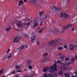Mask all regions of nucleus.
<instances>
[{"instance_id": "20e7f679", "label": "nucleus", "mask_w": 77, "mask_h": 77, "mask_svg": "<svg viewBox=\"0 0 77 77\" xmlns=\"http://www.w3.org/2000/svg\"><path fill=\"white\" fill-rule=\"evenodd\" d=\"M43 75L45 77H56L57 76V75H54L53 76V75H51V74H48V76L47 74L46 73H45Z\"/></svg>"}, {"instance_id": "4468645a", "label": "nucleus", "mask_w": 77, "mask_h": 77, "mask_svg": "<svg viewBox=\"0 0 77 77\" xmlns=\"http://www.w3.org/2000/svg\"><path fill=\"white\" fill-rule=\"evenodd\" d=\"M33 24V27H35L38 26L39 23H38V22H34Z\"/></svg>"}, {"instance_id": "69168bd1", "label": "nucleus", "mask_w": 77, "mask_h": 77, "mask_svg": "<svg viewBox=\"0 0 77 77\" xmlns=\"http://www.w3.org/2000/svg\"><path fill=\"white\" fill-rule=\"evenodd\" d=\"M24 2H26V0H24Z\"/></svg>"}, {"instance_id": "37998d69", "label": "nucleus", "mask_w": 77, "mask_h": 77, "mask_svg": "<svg viewBox=\"0 0 77 77\" xmlns=\"http://www.w3.org/2000/svg\"><path fill=\"white\" fill-rule=\"evenodd\" d=\"M17 51H20L21 50V48H17Z\"/></svg>"}, {"instance_id": "a18cd8bd", "label": "nucleus", "mask_w": 77, "mask_h": 77, "mask_svg": "<svg viewBox=\"0 0 77 77\" xmlns=\"http://www.w3.org/2000/svg\"><path fill=\"white\" fill-rule=\"evenodd\" d=\"M64 48H67V45H64Z\"/></svg>"}, {"instance_id": "bf43d9fd", "label": "nucleus", "mask_w": 77, "mask_h": 77, "mask_svg": "<svg viewBox=\"0 0 77 77\" xmlns=\"http://www.w3.org/2000/svg\"><path fill=\"white\" fill-rule=\"evenodd\" d=\"M40 28L39 27H38V28H37V30H39V29H40Z\"/></svg>"}, {"instance_id": "473e14b6", "label": "nucleus", "mask_w": 77, "mask_h": 77, "mask_svg": "<svg viewBox=\"0 0 77 77\" xmlns=\"http://www.w3.org/2000/svg\"><path fill=\"white\" fill-rule=\"evenodd\" d=\"M73 18H75V19L73 20V21H74L75 20H76L77 19V14H76L75 15L74 17H73Z\"/></svg>"}, {"instance_id": "79ce46f5", "label": "nucleus", "mask_w": 77, "mask_h": 77, "mask_svg": "<svg viewBox=\"0 0 77 77\" xmlns=\"http://www.w3.org/2000/svg\"><path fill=\"white\" fill-rule=\"evenodd\" d=\"M59 74H61L62 75V74H63V72H62V71H60L59 72Z\"/></svg>"}, {"instance_id": "9b49d317", "label": "nucleus", "mask_w": 77, "mask_h": 77, "mask_svg": "<svg viewBox=\"0 0 77 77\" xmlns=\"http://www.w3.org/2000/svg\"><path fill=\"white\" fill-rule=\"evenodd\" d=\"M35 38H36V36H35V35H33L31 37V42H34V40L35 39Z\"/></svg>"}, {"instance_id": "e2e57ef3", "label": "nucleus", "mask_w": 77, "mask_h": 77, "mask_svg": "<svg viewBox=\"0 0 77 77\" xmlns=\"http://www.w3.org/2000/svg\"><path fill=\"white\" fill-rule=\"evenodd\" d=\"M24 34H23V35H23V36H25L24 35Z\"/></svg>"}, {"instance_id": "5701e85b", "label": "nucleus", "mask_w": 77, "mask_h": 77, "mask_svg": "<svg viewBox=\"0 0 77 77\" xmlns=\"http://www.w3.org/2000/svg\"><path fill=\"white\" fill-rule=\"evenodd\" d=\"M48 55V53L47 52H45L43 54L42 56L43 57H46Z\"/></svg>"}, {"instance_id": "412c9836", "label": "nucleus", "mask_w": 77, "mask_h": 77, "mask_svg": "<svg viewBox=\"0 0 77 77\" xmlns=\"http://www.w3.org/2000/svg\"><path fill=\"white\" fill-rule=\"evenodd\" d=\"M8 59H9L6 56H5V58H4L3 60H4V62H8Z\"/></svg>"}, {"instance_id": "6e6d98bb", "label": "nucleus", "mask_w": 77, "mask_h": 77, "mask_svg": "<svg viewBox=\"0 0 77 77\" xmlns=\"http://www.w3.org/2000/svg\"><path fill=\"white\" fill-rule=\"evenodd\" d=\"M75 29L74 28H73L72 29V31H74Z\"/></svg>"}, {"instance_id": "dca6fc26", "label": "nucleus", "mask_w": 77, "mask_h": 77, "mask_svg": "<svg viewBox=\"0 0 77 77\" xmlns=\"http://www.w3.org/2000/svg\"><path fill=\"white\" fill-rule=\"evenodd\" d=\"M56 40H52L50 42H48V43L49 44V45H50V44H53L54 43H56Z\"/></svg>"}, {"instance_id": "f8f14e48", "label": "nucleus", "mask_w": 77, "mask_h": 77, "mask_svg": "<svg viewBox=\"0 0 77 77\" xmlns=\"http://www.w3.org/2000/svg\"><path fill=\"white\" fill-rule=\"evenodd\" d=\"M72 26V25L71 24L69 23L68 25H67V26H65L66 29H69L70 27H71Z\"/></svg>"}, {"instance_id": "680f3d73", "label": "nucleus", "mask_w": 77, "mask_h": 77, "mask_svg": "<svg viewBox=\"0 0 77 77\" xmlns=\"http://www.w3.org/2000/svg\"><path fill=\"white\" fill-rule=\"evenodd\" d=\"M14 29H16V30H17V31H20V30L17 29L16 28H14Z\"/></svg>"}, {"instance_id": "423d86ee", "label": "nucleus", "mask_w": 77, "mask_h": 77, "mask_svg": "<svg viewBox=\"0 0 77 77\" xmlns=\"http://www.w3.org/2000/svg\"><path fill=\"white\" fill-rule=\"evenodd\" d=\"M19 41H20V38L19 37H17L14 39L13 42L14 43H17L19 42Z\"/></svg>"}, {"instance_id": "a211bd4d", "label": "nucleus", "mask_w": 77, "mask_h": 77, "mask_svg": "<svg viewBox=\"0 0 77 77\" xmlns=\"http://www.w3.org/2000/svg\"><path fill=\"white\" fill-rule=\"evenodd\" d=\"M42 21H43V19H42V18H40L39 19V22H41V23H40V26L42 25Z\"/></svg>"}, {"instance_id": "8fccbe9b", "label": "nucleus", "mask_w": 77, "mask_h": 77, "mask_svg": "<svg viewBox=\"0 0 77 77\" xmlns=\"http://www.w3.org/2000/svg\"><path fill=\"white\" fill-rule=\"evenodd\" d=\"M70 65V63L69 62L66 63V64H65V65Z\"/></svg>"}, {"instance_id": "0e129e2a", "label": "nucleus", "mask_w": 77, "mask_h": 77, "mask_svg": "<svg viewBox=\"0 0 77 77\" xmlns=\"http://www.w3.org/2000/svg\"><path fill=\"white\" fill-rule=\"evenodd\" d=\"M75 75H77V72H76L75 73Z\"/></svg>"}, {"instance_id": "c03bdc74", "label": "nucleus", "mask_w": 77, "mask_h": 77, "mask_svg": "<svg viewBox=\"0 0 77 77\" xmlns=\"http://www.w3.org/2000/svg\"><path fill=\"white\" fill-rule=\"evenodd\" d=\"M27 67H28L29 68V69H32V67L31 66H29Z\"/></svg>"}, {"instance_id": "aec40b11", "label": "nucleus", "mask_w": 77, "mask_h": 77, "mask_svg": "<svg viewBox=\"0 0 77 77\" xmlns=\"http://www.w3.org/2000/svg\"><path fill=\"white\" fill-rule=\"evenodd\" d=\"M18 28H21V24L19 23L16 24Z\"/></svg>"}, {"instance_id": "9d476101", "label": "nucleus", "mask_w": 77, "mask_h": 77, "mask_svg": "<svg viewBox=\"0 0 77 77\" xmlns=\"http://www.w3.org/2000/svg\"><path fill=\"white\" fill-rule=\"evenodd\" d=\"M69 47H70V50H74V45L73 44H71L69 45Z\"/></svg>"}, {"instance_id": "58836bf2", "label": "nucleus", "mask_w": 77, "mask_h": 77, "mask_svg": "<svg viewBox=\"0 0 77 77\" xmlns=\"http://www.w3.org/2000/svg\"><path fill=\"white\" fill-rule=\"evenodd\" d=\"M17 72H23V71L21 70H18L17 71Z\"/></svg>"}, {"instance_id": "f03ea898", "label": "nucleus", "mask_w": 77, "mask_h": 77, "mask_svg": "<svg viewBox=\"0 0 77 77\" xmlns=\"http://www.w3.org/2000/svg\"><path fill=\"white\" fill-rule=\"evenodd\" d=\"M69 16H70V15L63 12L61 13V18L63 17L64 18H69Z\"/></svg>"}, {"instance_id": "864d4df0", "label": "nucleus", "mask_w": 77, "mask_h": 77, "mask_svg": "<svg viewBox=\"0 0 77 77\" xmlns=\"http://www.w3.org/2000/svg\"><path fill=\"white\" fill-rule=\"evenodd\" d=\"M66 60H69V58H66Z\"/></svg>"}, {"instance_id": "a19ab883", "label": "nucleus", "mask_w": 77, "mask_h": 77, "mask_svg": "<svg viewBox=\"0 0 77 77\" xmlns=\"http://www.w3.org/2000/svg\"><path fill=\"white\" fill-rule=\"evenodd\" d=\"M37 45H38V46H39V45H40L39 44V41H38L37 42Z\"/></svg>"}, {"instance_id": "1a4fd4ad", "label": "nucleus", "mask_w": 77, "mask_h": 77, "mask_svg": "<svg viewBox=\"0 0 77 77\" xmlns=\"http://www.w3.org/2000/svg\"><path fill=\"white\" fill-rule=\"evenodd\" d=\"M30 3L31 5H35L36 3V0H30Z\"/></svg>"}, {"instance_id": "c756f323", "label": "nucleus", "mask_w": 77, "mask_h": 77, "mask_svg": "<svg viewBox=\"0 0 77 77\" xmlns=\"http://www.w3.org/2000/svg\"><path fill=\"white\" fill-rule=\"evenodd\" d=\"M15 73H16V72H15V71H13L12 72H11L10 75H12V74H15Z\"/></svg>"}, {"instance_id": "49530a36", "label": "nucleus", "mask_w": 77, "mask_h": 77, "mask_svg": "<svg viewBox=\"0 0 77 77\" xmlns=\"http://www.w3.org/2000/svg\"><path fill=\"white\" fill-rule=\"evenodd\" d=\"M2 70H0V74H2V73L3 72Z\"/></svg>"}, {"instance_id": "de8ad7c7", "label": "nucleus", "mask_w": 77, "mask_h": 77, "mask_svg": "<svg viewBox=\"0 0 77 77\" xmlns=\"http://www.w3.org/2000/svg\"><path fill=\"white\" fill-rule=\"evenodd\" d=\"M10 50H11V49H8V50L7 51V52H6V53H8L9 52V51H10Z\"/></svg>"}, {"instance_id": "5fc2aeb1", "label": "nucleus", "mask_w": 77, "mask_h": 77, "mask_svg": "<svg viewBox=\"0 0 77 77\" xmlns=\"http://www.w3.org/2000/svg\"><path fill=\"white\" fill-rule=\"evenodd\" d=\"M19 77V75L17 74V75H15V77Z\"/></svg>"}, {"instance_id": "c9c22d12", "label": "nucleus", "mask_w": 77, "mask_h": 77, "mask_svg": "<svg viewBox=\"0 0 77 77\" xmlns=\"http://www.w3.org/2000/svg\"><path fill=\"white\" fill-rule=\"evenodd\" d=\"M38 17H36L34 19V22H38Z\"/></svg>"}, {"instance_id": "4c0bfd02", "label": "nucleus", "mask_w": 77, "mask_h": 77, "mask_svg": "<svg viewBox=\"0 0 77 77\" xmlns=\"http://www.w3.org/2000/svg\"><path fill=\"white\" fill-rule=\"evenodd\" d=\"M24 45H22L21 46V48L20 49L21 50H23L24 49Z\"/></svg>"}, {"instance_id": "338daca9", "label": "nucleus", "mask_w": 77, "mask_h": 77, "mask_svg": "<svg viewBox=\"0 0 77 77\" xmlns=\"http://www.w3.org/2000/svg\"><path fill=\"white\" fill-rule=\"evenodd\" d=\"M75 59H77V56H76V57H75Z\"/></svg>"}, {"instance_id": "39448f33", "label": "nucleus", "mask_w": 77, "mask_h": 77, "mask_svg": "<svg viewBox=\"0 0 77 77\" xmlns=\"http://www.w3.org/2000/svg\"><path fill=\"white\" fill-rule=\"evenodd\" d=\"M32 63V61L30 60H28L26 61V66L28 67L31 65Z\"/></svg>"}, {"instance_id": "09e8293b", "label": "nucleus", "mask_w": 77, "mask_h": 77, "mask_svg": "<svg viewBox=\"0 0 77 77\" xmlns=\"http://www.w3.org/2000/svg\"><path fill=\"white\" fill-rule=\"evenodd\" d=\"M32 75H34L35 76H36V75L35 74V73H33L32 74Z\"/></svg>"}, {"instance_id": "3c124183", "label": "nucleus", "mask_w": 77, "mask_h": 77, "mask_svg": "<svg viewBox=\"0 0 77 77\" xmlns=\"http://www.w3.org/2000/svg\"><path fill=\"white\" fill-rule=\"evenodd\" d=\"M64 70H66V69H67V68L65 67H64Z\"/></svg>"}, {"instance_id": "ea45409f", "label": "nucleus", "mask_w": 77, "mask_h": 77, "mask_svg": "<svg viewBox=\"0 0 77 77\" xmlns=\"http://www.w3.org/2000/svg\"><path fill=\"white\" fill-rule=\"evenodd\" d=\"M16 52L17 53V54L18 55L20 53V51H17Z\"/></svg>"}, {"instance_id": "c85d7f7f", "label": "nucleus", "mask_w": 77, "mask_h": 77, "mask_svg": "<svg viewBox=\"0 0 77 77\" xmlns=\"http://www.w3.org/2000/svg\"><path fill=\"white\" fill-rule=\"evenodd\" d=\"M65 58V57L63 55H61V59L62 60V61H63V59Z\"/></svg>"}, {"instance_id": "cd10ccee", "label": "nucleus", "mask_w": 77, "mask_h": 77, "mask_svg": "<svg viewBox=\"0 0 77 77\" xmlns=\"http://www.w3.org/2000/svg\"><path fill=\"white\" fill-rule=\"evenodd\" d=\"M40 61L41 62H45V58H42L40 60Z\"/></svg>"}, {"instance_id": "052dcab7", "label": "nucleus", "mask_w": 77, "mask_h": 77, "mask_svg": "<svg viewBox=\"0 0 77 77\" xmlns=\"http://www.w3.org/2000/svg\"><path fill=\"white\" fill-rule=\"evenodd\" d=\"M25 47H26V48L27 47V45H25Z\"/></svg>"}, {"instance_id": "a878e982", "label": "nucleus", "mask_w": 77, "mask_h": 77, "mask_svg": "<svg viewBox=\"0 0 77 77\" xmlns=\"http://www.w3.org/2000/svg\"><path fill=\"white\" fill-rule=\"evenodd\" d=\"M57 63H60L61 65L62 66H63L62 65H63V63H61V61L60 60H58V61H57Z\"/></svg>"}, {"instance_id": "b1692460", "label": "nucleus", "mask_w": 77, "mask_h": 77, "mask_svg": "<svg viewBox=\"0 0 77 77\" xmlns=\"http://www.w3.org/2000/svg\"><path fill=\"white\" fill-rule=\"evenodd\" d=\"M20 67H21V64H20L19 66H18V65H16L15 66V68L17 69H19Z\"/></svg>"}, {"instance_id": "bb28decb", "label": "nucleus", "mask_w": 77, "mask_h": 77, "mask_svg": "<svg viewBox=\"0 0 77 77\" xmlns=\"http://www.w3.org/2000/svg\"><path fill=\"white\" fill-rule=\"evenodd\" d=\"M66 29V28L65 27V26H64L63 28V29L62 30V33H63L64 32H65V30Z\"/></svg>"}, {"instance_id": "4be33fe9", "label": "nucleus", "mask_w": 77, "mask_h": 77, "mask_svg": "<svg viewBox=\"0 0 77 77\" xmlns=\"http://www.w3.org/2000/svg\"><path fill=\"white\" fill-rule=\"evenodd\" d=\"M31 22H28L27 23H24L23 24L24 25H26V26H29L30 24H31Z\"/></svg>"}, {"instance_id": "2f4dec72", "label": "nucleus", "mask_w": 77, "mask_h": 77, "mask_svg": "<svg viewBox=\"0 0 77 77\" xmlns=\"http://www.w3.org/2000/svg\"><path fill=\"white\" fill-rule=\"evenodd\" d=\"M42 14H44V11H40L39 12V15L40 16L42 15Z\"/></svg>"}, {"instance_id": "4d7b16f0", "label": "nucleus", "mask_w": 77, "mask_h": 77, "mask_svg": "<svg viewBox=\"0 0 77 77\" xmlns=\"http://www.w3.org/2000/svg\"><path fill=\"white\" fill-rule=\"evenodd\" d=\"M17 23H21V21H19V20H17Z\"/></svg>"}, {"instance_id": "f704fd0d", "label": "nucleus", "mask_w": 77, "mask_h": 77, "mask_svg": "<svg viewBox=\"0 0 77 77\" xmlns=\"http://www.w3.org/2000/svg\"><path fill=\"white\" fill-rule=\"evenodd\" d=\"M75 61V60H74V59L72 58V60H71V62L72 63H74V61Z\"/></svg>"}, {"instance_id": "13d9d810", "label": "nucleus", "mask_w": 77, "mask_h": 77, "mask_svg": "<svg viewBox=\"0 0 77 77\" xmlns=\"http://www.w3.org/2000/svg\"><path fill=\"white\" fill-rule=\"evenodd\" d=\"M62 53H60L59 54V55H60V56H62Z\"/></svg>"}, {"instance_id": "6ab92c4d", "label": "nucleus", "mask_w": 77, "mask_h": 77, "mask_svg": "<svg viewBox=\"0 0 77 77\" xmlns=\"http://www.w3.org/2000/svg\"><path fill=\"white\" fill-rule=\"evenodd\" d=\"M57 49L58 50H63V47L59 46L57 48Z\"/></svg>"}, {"instance_id": "72a5a7b5", "label": "nucleus", "mask_w": 77, "mask_h": 77, "mask_svg": "<svg viewBox=\"0 0 77 77\" xmlns=\"http://www.w3.org/2000/svg\"><path fill=\"white\" fill-rule=\"evenodd\" d=\"M44 30V29H42L38 31V33H41L42 32L43 30Z\"/></svg>"}, {"instance_id": "393cba45", "label": "nucleus", "mask_w": 77, "mask_h": 77, "mask_svg": "<svg viewBox=\"0 0 77 77\" xmlns=\"http://www.w3.org/2000/svg\"><path fill=\"white\" fill-rule=\"evenodd\" d=\"M11 29V27H10L9 28H7L5 29V31L6 32H9V31H10Z\"/></svg>"}, {"instance_id": "e433bc0d", "label": "nucleus", "mask_w": 77, "mask_h": 77, "mask_svg": "<svg viewBox=\"0 0 77 77\" xmlns=\"http://www.w3.org/2000/svg\"><path fill=\"white\" fill-rule=\"evenodd\" d=\"M65 75L66 77H69V74L68 73H65Z\"/></svg>"}, {"instance_id": "2eb2a0df", "label": "nucleus", "mask_w": 77, "mask_h": 77, "mask_svg": "<svg viewBox=\"0 0 77 77\" xmlns=\"http://www.w3.org/2000/svg\"><path fill=\"white\" fill-rule=\"evenodd\" d=\"M23 4V1L20 0L18 2V5L19 6H21Z\"/></svg>"}, {"instance_id": "f3484780", "label": "nucleus", "mask_w": 77, "mask_h": 77, "mask_svg": "<svg viewBox=\"0 0 77 77\" xmlns=\"http://www.w3.org/2000/svg\"><path fill=\"white\" fill-rule=\"evenodd\" d=\"M45 62H50V59L49 58H45Z\"/></svg>"}, {"instance_id": "7c9ffc66", "label": "nucleus", "mask_w": 77, "mask_h": 77, "mask_svg": "<svg viewBox=\"0 0 77 77\" xmlns=\"http://www.w3.org/2000/svg\"><path fill=\"white\" fill-rule=\"evenodd\" d=\"M56 42H60L61 41V39L59 38L57 39V40H56Z\"/></svg>"}, {"instance_id": "ddd939ff", "label": "nucleus", "mask_w": 77, "mask_h": 77, "mask_svg": "<svg viewBox=\"0 0 77 77\" xmlns=\"http://www.w3.org/2000/svg\"><path fill=\"white\" fill-rule=\"evenodd\" d=\"M8 59H10L12 57V54L11 53L8 54L6 56Z\"/></svg>"}, {"instance_id": "603ef678", "label": "nucleus", "mask_w": 77, "mask_h": 77, "mask_svg": "<svg viewBox=\"0 0 77 77\" xmlns=\"http://www.w3.org/2000/svg\"><path fill=\"white\" fill-rule=\"evenodd\" d=\"M74 48H75V47H77V44L75 45H74Z\"/></svg>"}, {"instance_id": "7ed1b4c3", "label": "nucleus", "mask_w": 77, "mask_h": 77, "mask_svg": "<svg viewBox=\"0 0 77 77\" xmlns=\"http://www.w3.org/2000/svg\"><path fill=\"white\" fill-rule=\"evenodd\" d=\"M52 9L54 12H57L59 11L60 10V8H57L55 6H52Z\"/></svg>"}, {"instance_id": "774afa93", "label": "nucleus", "mask_w": 77, "mask_h": 77, "mask_svg": "<svg viewBox=\"0 0 77 77\" xmlns=\"http://www.w3.org/2000/svg\"><path fill=\"white\" fill-rule=\"evenodd\" d=\"M72 77H77V76H73Z\"/></svg>"}, {"instance_id": "f257e3e1", "label": "nucleus", "mask_w": 77, "mask_h": 77, "mask_svg": "<svg viewBox=\"0 0 77 77\" xmlns=\"http://www.w3.org/2000/svg\"><path fill=\"white\" fill-rule=\"evenodd\" d=\"M47 71L51 73L54 72L55 71H57V65L56 64H54L53 66H51L50 68H45L42 70V72H46Z\"/></svg>"}, {"instance_id": "6e6552de", "label": "nucleus", "mask_w": 77, "mask_h": 77, "mask_svg": "<svg viewBox=\"0 0 77 77\" xmlns=\"http://www.w3.org/2000/svg\"><path fill=\"white\" fill-rule=\"evenodd\" d=\"M50 17V16L48 15H47L46 14H45L43 15L42 18H41L42 20H45L46 18H48Z\"/></svg>"}, {"instance_id": "0eeeda50", "label": "nucleus", "mask_w": 77, "mask_h": 77, "mask_svg": "<svg viewBox=\"0 0 77 77\" xmlns=\"http://www.w3.org/2000/svg\"><path fill=\"white\" fill-rule=\"evenodd\" d=\"M51 31V32H53L54 33H55V32H57L58 31L57 29H55V28L54 27H52L50 29Z\"/></svg>"}]
</instances>
